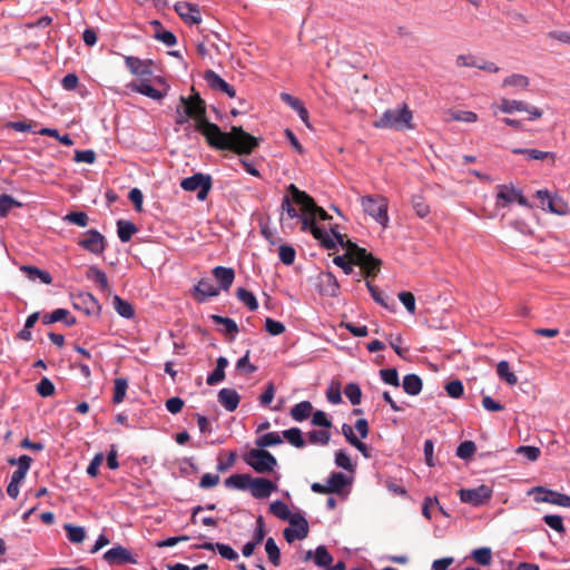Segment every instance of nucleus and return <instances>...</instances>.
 <instances>
[{
  "mask_svg": "<svg viewBox=\"0 0 570 570\" xmlns=\"http://www.w3.org/2000/svg\"><path fill=\"white\" fill-rule=\"evenodd\" d=\"M180 105L184 111L195 120V130L205 137L212 148L249 155L258 146V139L240 126H233L229 132H224L216 124L210 122L206 117L205 101L198 94L189 98L181 96Z\"/></svg>",
  "mask_w": 570,
  "mask_h": 570,
  "instance_id": "nucleus-1",
  "label": "nucleus"
},
{
  "mask_svg": "<svg viewBox=\"0 0 570 570\" xmlns=\"http://www.w3.org/2000/svg\"><path fill=\"white\" fill-rule=\"evenodd\" d=\"M412 111L406 105L401 108L386 109L373 126L377 129L404 130L412 128Z\"/></svg>",
  "mask_w": 570,
  "mask_h": 570,
  "instance_id": "nucleus-2",
  "label": "nucleus"
},
{
  "mask_svg": "<svg viewBox=\"0 0 570 570\" xmlns=\"http://www.w3.org/2000/svg\"><path fill=\"white\" fill-rule=\"evenodd\" d=\"M245 462L257 473H268L274 471L277 465L276 458L263 449H252L245 455Z\"/></svg>",
  "mask_w": 570,
  "mask_h": 570,
  "instance_id": "nucleus-3",
  "label": "nucleus"
},
{
  "mask_svg": "<svg viewBox=\"0 0 570 570\" xmlns=\"http://www.w3.org/2000/svg\"><path fill=\"white\" fill-rule=\"evenodd\" d=\"M288 191L292 196V200L301 206L302 212L306 214H313L322 220H327L331 216L322 208L318 207L314 199L307 195L305 191L299 190L294 184L288 186Z\"/></svg>",
  "mask_w": 570,
  "mask_h": 570,
  "instance_id": "nucleus-4",
  "label": "nucleus"
},
{
  "mask_svg": "<svg viewBox=\"0 0 570 570\" xmlns=\"http://www.w3.org/2000/svg\"><path fill=\"white\" fill-rule=\"evenodd\" d=\"M362 207L366 214L373 217L382 226H386L389 223L387 215V199L379 196L374 197L371 195L362 197Z\"/></svg>",
  "mask_w": 570,
  "mask_h": 570,
  "instance_id": "nucleus-5",
  "label": "nucleus"
},
{
  "mask_svg": "<svg viewBox=\"0 0 570 570\" xmlns=\"http://www.w3.org/2000/svg\"><path fill=\"white\" fill-rule=\"evenodd\" d=\"M154 82L159 85L161 89L154 88L147 80L141 79L139 82H130L128 88L132 91L144 95L156 101L163 100L169 91V85L164 77L157 76L154 78Z\"/></svg>",
  "mask_w": 570,
  "mask_h": 570,
  "instance_id": "nucleus-6",
  "label": "nucleus"
},
{
  "mask_svg": "<svg viewBox=\"0 0 570 570\" xmlns=\"http://www.w3.org/2000/svg\"><path fill=\"white\" fill-rule=\"evenodd\" d=\"M213 179L208 174L196 173L180 181V187L186 191H196L197 199L205 200L212 189Z\"/></svg>",
  "mask_w": 570,
  "mask_h": 570,
  "instance_id": "nucleus-7",
  "label": "nucleus"
},
{
  "mask_svg": "<svg viewBox=\"0 0 570 570\" xmlns=\"http://www.w3.org/2000/svg\"><path fill=\"white\" fill-rule=\"evenodd\" d=\"M493 494V490L485 485L481 484L473 489H461L459 491L460 500L463 503H469L473 507H481L485 504Z\"/></svg>",
  "mask_w": 570,
  "mask_h": 570,
  "instance_id": "nucleus-8",
  "label": "nucleus"
},
{
  "mask_svg": "<svg viewBox=\"0 0 570 570\" xmlns=\"http://www.w3.org/2000/svg\"><path fill=\"white\" fill-rule=\"evenodd\" d=\"M71 302L73 308L85 313L88 316H98L101 311V306L98 299L88 292H79L71 294Z\"/></svg>",
  "mask_w": 570,
  "mask_h": 570,
  "instance_id": "nucleus-9",
  "label": "nucleus"
},
{
  "mask_svg": "<svg viewBox=\"0 0 570 570\" xmlns=\"http://www.w3.org/2000/svg\"><path fill=\"white\" fill-rule=\"evenodd\" d=\"M78 246L85 250L100 256L107 247L106 237L97 229H89L83 233V237L78 240Z\"/></svg>",
  "mask_w": 570,
  "mask_h": 570,
  "instance_id": "nucleus-10",
  "label": "nucleus"
},
{
  "mask_svg": "<svg viewBox=\"0 0 570 570\" xmlns=\"http://www.w3.org/2000/svg\"><path fill=\"white\" fill-rule=\"evenodd\" d=\"M529 493L534 494L537 502L551 503L563 508L570 509V495L560 493L544 487H534Z\"/></svg>",
  "mask_w": 570,
  "mask_h": 570,
  "instance_id": "nucleus-11",
  "label": "nucleus"
},
{
  "mask_svg": "<svg viewBox=\"0 0 570 570\" xmlns=\"http://www.w3.org/2000/svg\"><path fill=\"white\" fill-rule=\"evenodd\" d=\"M500 110L504 114H512L514 111H525L528 112L529 120H535L541 118L542 110L539 109L535 106H531L522 100H515V99H507L503 98L500 104Z\"/></svg>",
  "mask_w": 570,
  "mask_h": 570,
  "instance_id": "nucleus-12",
  "label": "nucleus"
},
{
  "mask_svg": "<svg viewBox=\"0 0 570 570\" xmlns=\"http://www.w3.org/2000/svg\"><path fill=\"white\" fill-rule=\"evenodd\" d=\"M104 560L110 566L136 564L137 559L122 546H116L104 553Z\"/></svg>",
  "mask_w": 570,
  "mask_h": 570,
  "instance_id": "nucleus-13",
  "label": "nucleus"
},
{
  "mask_svg": "<svg viewBox=\"0 0 570 570\" xmlns=\"http://www.w3.org/2000/svg\"><path fill=\"white\" fill-rule=\"evenodd\" d=\"M535 196L540 199L542 209L553 214L564 215L567 212V205L558 196H553L547 189H540L535 193Z\"/></svg>",
  "mask_w": 570,
  "mask_h": 570,
  "instance_id": "nucleus-14",
  "label": "nucleus"
},
{
  "mask_svg": "<svg viewBox=\"0 0 570 570\" xmlns=\"http://www.w3.org/2000/svg\"><path fill=\"white\" fill-rule=\"evenodd\" d=\"M124 59H125V65L131 75L139 77V78H145V77L151 76V73H153L151 67L154 65L153 60H150V59L144 60V59H140V58L134 57V56H125Z\"/></svg>",
  "mask_w": 570,
  "mask_h": 570,
  "instance_id": "nucleus-15",
  "label": "nucleus"
},
{
  "mask_svg": "<svg viewBox=\"0 0 570 570\" xmlns=\"http://www.w3.org/2000/svg\"><path fill=\"white\" fill-rule=\"evenodd\" d=\"M177 14L189 24H198L202 22V16L198 7L187 1H178L175 4Z\"/></svg>",
  "mask_w": 570,
  "mask_h": 570,
  "instance_id": "nucleus-16",
  "label": "nucleus"
},
{
  "mask_svg": "<svg viewBox=\"0 0 570 570\" xmlns=\"http://www.w3.org/2000/svg\"><path fill=\"white\" fill-rule=\"evenodd\" d=\"M352 263L360 266L366 277L375 276L379 273L380 267H381V261L375 258L365 248H364V256L357 255L356 258Z\"/></svg>",
  "mask_w": 570,
  "mask_h": 570,
  "instance_id": "nucleus-17",
  "label": "nucleus"
},
{
  "mask_svg": "<svg viewBox=\"0 0 570 570\" xmlns=\"http://www.w3.org/2000/svg\"><path fill=\"white\" fill-rule=\"evenodd\" d=\"M277 489L276 484L265 478H252L249 491L255 499H266Z\"/></svg>",
  "mask_w": 570,
  "mask_h": 570,
  "instance_id": "nucleus-18",
  "label": "nucleus"
},
{
  "mask_svg": "<svg viewBox=\"0 0 570 570\" xmlns=\"http://www.w3.org/2000/svg\"><path fill=\"white\" fill-rule=\"evenodd\" d=\"M195 299L204 303L209 297L219 295V288L214 286L209 278H202L193 289Z\"/></svg>",
  "mask_w": 570,
  "mask_h": 570,
  "instance_id": "nucleus-19",
  "label": "nucleus"
},
{
  "mask_svg": "<svg viewBox=\"0 0 570 570\" xmlns=\"http://www.w3.org/2000/svg\"><path fill=\"white\" fill-rule=\"evenodd\" d=\"M204 79L207 85L215 90H219L225 92L228 97L233 98L236 95V90L233 86L226 82L218 73L214 70H206L204 75Z\"/></svg>",
  "mask_w": 570,
  "mask_h": 570,
  "instance_id": "nucleus-20",
  "label": "nucleus"
},
{
  "mask_svg": "<svg viewBox=\"0 0 570 570\" xmlns=\"http://www.w3.org/2000/svg\"><path fill=\"white\" fill-rule=\"evenodd\" d=\"M31 462L32 459L27 454L20 455L18 459L9 458L8 463L10 465L18 466V469L11 475V481H13L14 483H21L26 479Z\"/></svg>",
  "mask_w": 570,
  "mask_h": 570,
  "instance_id": "nucleus-21",
  "label": "nucleus"
},
{
  "mask_svg": "<svg viewBox=\"0 0 570 570\" xmlns=\"http://www.w3.org/2000/svg\"><path fill=\"white\" fill-rule=\"evenodd\" d=\"M218 403L228 412H234L240 401V396L235 389L224 387L217 394Z\"/></svg>",
  "mask_w": 570,
  "mask_h": 570,
  "instance_id": "nucleus-22",
  "label": "nucleus"
},
{
  "mask_svg": "<svg viewBox=\"0 0 570 570\" xmlns=\"http://www.w3.org/2000/svg\"><path fill=\"white\" fill-rule=\"evenodd\" d=\"M295 528L292 527L284 529V538L288 543H292L294 540H303L308 534V522L307 520L298 515L296 524H293Z\"/></svg>",
  "mask_w": 570,
  "mask_h": 570,
  "instance_id": "nucleus-23",
  "label": "nucleus"
},
{
  "mask_svg": "<svg viewBox=\"0 0 570 570\" xmlns=\"http://www.w3.org/2000/svg\"><path fill=\"white\" fill-rule=\"evenodd\" d=\"M331 233L333 234L336 245L340 244L343 248L346 249V256L351 262H353L357 255L364 256V248L357 246L350 239H345V235L338 233L335 227L331 228Z\"/></svg>",
  "mask_w": 570,
  "mask_h": 570,
  "instance_id": "nucleus-24",
  "label": "nucleus"
},
{
  "mask_svg": "<svg viewBox=\"0 0 570 570\" xmlns=\"http://www.w3.org/2000/svg\"><path fill=\"white\" fill-rule=\"evenodd\" d=\"M212 274L219 285V291H228L235 279V271L232 267L216 266Z\"/></svg>",
  "mask_w": 570,
  "mask_h": 570,
  "instance_id": "nucleus-25",
  "label": "nucleus"
},
{
  "mask_svg": "<svg viewBox=\"0 0 570 570\" xmlns=\"http://www.w3.org/2000/svg\"><path fill=\"white\" fill-rule=\"evenodd\" d=\"M313 559L314 563L320 567L327 569L333 562V557L328 552L325 546H318L315 551L308 550L305 554V560Z\"/></svg>",
  "mask_w": 570,
  "mask_h": 570,
  "instance_id": "nucleus-26",
  "label": "nucleus"
},
{
  "mask_svg": "<svg viewBox=\"0 0 570 570\" xmlns=\"http://www.w3.org/2000/svg\"><path fill=\"white\" fill-rule=\"evenodd\" d=\"M269 512L283 521H288L291 524H296L297 517L299 515L293 514L288 505L281 500H276L269 504Z\"/></svg>",
  "mask_w": 570,
  "mask_h": 570,
  "instance_id": "nucleus-27",
  "label": "nucleus"
},
{
  "mask_svg": "<svg viewBox=\"0 0 570 570\" xmlns=\"http://www.w3.org/2000/svg\"><path fill=\"white\" fill-rule=\"evenodd\" d=\"M497 206L504 207L517 200L521 189L515 188L512 185H499L497 187Z\"/></svg>",
  "mask_w": 570,
  "mask_h": 570,
  "instance_id": "nucleus-28",
  "label": "nucleus"
},
{
  "mask_svg": "<svg viewBox=\"0 0 570 570\" xmlns=\"http://www.w3.org/2000/svg\"><path fill=\"white\" fill-rule=\"evenodd\" d=\"M20 271L27 276V278L31 282L39 281L42 284L49 285L52 283V276L49 272L45 269H40L36 266L31 265H22L20 266Z\"/></svg>",
  "mask_w": 570,
  "mask_h": 570,
  "instance_id": "nucleus-29",
  "label": "nucleus"
},
{
  "mask_svg": "<svg viewBox=\"0 0 570 570\" xmlns=\"http://www.w3.org/2000/svg\"><path fill=\"white\" fill-rule=\"evenodd\" d=\"M511 151L514 155H524L525 158L530 160H543L550 158L552 160V164L556 160V155L551 151H542L531 148H513Z\"/></svg>",
  "mask_w": 570,
  "mask_h": 570,
  "instance_id": "nucleus-30",
  "label": "nucleus"
},
{
  "mask_svg": "<svg viewBox=\"0 0 570 570\" xmlns=\"http://www.w3.org/2000/svg\"><path fill=\"white\" fill-rule=\"evenodd\" d=\"M281 98H282V100L284 102H286L288 106H291L298 114V116L302 119V121L307 127H309V124H308V111L303 106L302 101L298 100L297 98L293 97L292 95L286 94V92L281 94Z\"/></svg>",
  "mask_w": 570,
  "mask_h": 570,
  "instance_id": "nucleus-31",
  "label": "nucleus"
},
{
  "mask_svg": "<svg viewBox=\"0 0 570 570\" xmlns=\"http://www.w3.org/2000/svg\"><path fill=\"white\" fill-rule=\"evenodd\" d=\"M403 390L409 395L415 396L422 391V380L416 374H407L403 377Z\"/></svg>",
  "mask_w": 570,
  "mask_h": 570,
  "instance_id": "nucleus-32",
  "label": "nucleus"
},
{
  "mask_svg": "<svg viewBox=\"0 0 570 570\" xmlns=\"http://www.w3.org/2000/svg\"><path fill=\"white\" fill-rule=\"evenodd\" d=\"M321 285L325 293L330 296H337L340 292V284L337 278L332 272L321 274Z\"/></svg>",
  "mask_w": 570,
  "mask_h": 570,
  "instance_id": "nucleus-33",
  "label": "nucleus"
},
{
  "mask_svg": "<svg viewBox=\"0 0 570 570\" xmlns=\"http://www.w3.org/2000/svg\"><path fill=\"white\" fill-rule=\"evenodd\" d=\"M250 482H252V476L249 474L242 473V474H233V475L228 476L224 483H225L226 488H233V489H237V490H246V489H249Z\"/></svg>",
  "mask_w": 570,
  "mask_h": 570,
  "instance_id": "nucleus-34",
  "label": "nucleus"
},
{
  "mask_svg": "<svg viewBox=\"0 0 570 570\" xmlns=\"http://www.w3.org/2000/svg\"><path fill=\"white\" fill-rule=\"evenodd\" d=\"M313 411V405L309 401H302L291 409V416L296 422L306 420Z\"/></svg>",
  "mask_w": 570,
  "mask_h": 570,
  "instance_id": "nucleus-35",
  "label": "nucleus"
},
{
  "mask_svg": "<svg viewBox=\"0 0 570 570\" xmlns=\"http://www.w3.org/2000/svg\"><path fill=\"white\" fill-rule=\"evenodd\" d=\"M312 235L314 238H316L321 245L326 249H335L336 248V242L333 236L331 235L325 228H322L320 226H315L312 230Z\"/></svg>",
  "mask_w": 570,
  "mask_h": 570,
  "instance_id": "nucleus-36",
  "label": "nucleus"
},
{
  "mask_svg": "<svg viewBox=\"0 0 570 570\" xmlns=\"http://www.w3.org/2000/svg\"><path fill=\"white\" fill-rule=\"evenodd\" d=\"M347 484V478L342 472H332L327 479L330 493H341Z\"/></svg>",
  "mask_w": 570,
  "mask_h": 570,
  "instance_id": "nucleus-37",
  "label": "nucleus"
},
{
  "mask_svg": "<svg viewBox=\"0 0 570 570\" xmlns=\"http://www.w3.org/2000/svg\"><path fill=\"white\" fill-rule=\"evenodd\" d=\"M86 276L88 279L94 281L101 291L109 289V283L106 273L97 266H90L86 272Z\"/></svg>",
  "mask_w": 570,
  "mask_h": 570,
  "instance_id": "nucleus-38",
  "label": "nucleus"
},
{
  "mask_svg": "<svg viewBox=\"0 0 570 570\" xmlns=\"http://www.w3.org/2000/svg\"><path fill=\"white\" fill-rule=\"evenodd\" d=\"M137 230L136 225L129 220L120 219L117 222V234L122 243L129 242Z\"/></svg>",
  "mask_w": 570,
  "mask_h": 570,
  "instance_id": "nucleus-39",
  "label": "nucleus"
},
{
  "mask_svg": "<svg viewBox=\"0 0 570 570\" xmlns=\"http://www.w3.org/2000/svg\"><path fill=\"white\" fill-rule=\"evenodd\" d=\"M112 303L114 308L121 317L130 320L135 316L134 306L129 302L122 299L118 295H115Z\"/></svg>",
  "mask_w": 570,
  "mask_h": 570,
  "instance_id": "nucleus-40",
  "label": "nucleus"
},
{
  "mask_svg": "<svg viewBox=\"0 0 570 570\" xmlns=\"http://www.w3.org/2000/svg\"><path fill=\"white\" fill-rule=\"evenodd\" d=\"M497 374L500 380L507 382L509 385H514L518 382L517 375L510 371V365L508 361H500L497 364Z\"/></svg>",
  "mask_w": 570,
  "mask_h": 570,
  "instance_id": "nucleus-41",
  "label": "nucleus"
},
{
  "mask_svg": "<svg viewBox=\"0 0 570 570\" xmlns=\"http://www.w3.org/2000/svg\"><path fill=\"white\" fill-rule=\"evenodd\" d=\"M282 434L288 443H291L293 446L297 449H302L306 444L302 435V431L298 428H291L288 430H284Z\"/></svg>",
  "mask_w": 570,
  "mask_h": 570,
  "instance_id": "nucleus-42",
  "label": "nucleus"
},
{
  "mask_svg": "<svg viewBox=\"0 0 570 570\" xmlns=\"http://www.w3.org/2000/svg\"><path fill=\"white\" fill-rule=\"evenodd\" d=\"M210 318L213 320V322L215 324L224 326V328H223L224 333L232 334L233 336H235L238 333V325L233 318L216 315V314L212 315Z\"/></svg>",
  "mask_w": 570,
  "mask_h": 570,
  "instance_id": "nucleus-43",
  "label": "nucleus"
},
{
  "mask_svg": "<svg viewBox=\"0 0 570 570\" xmlns=\"http://www.w3.org/2000/svg\"><path fill=\"white\" fill-rule=\"evenodd\" d=\"M366 287L372 296V298L383 306L386 309L393 311L394 305H390L389 301L390 297L387 295H384L382 291H380L376 286H374L370 281H366Z\"/></svg>",
  "mask_w": 570,
  "mask_h": 570,
  "instance_id": "nucleus-44",
  "label": "nucleus"
},
{
  "mask_svg": "<svg viewBox=\"0 0 570 570\" xmlns=\"http://www.w3.org/2000/svg\"><path fill=\"white\" fill-rule=\"evenodd\" d=\"M22 207V203L13 198L11 195H0V216L6 217L12 208Z\"/></svg>",
  "mask_w": 570,
  "mask_h": 570,
  "instance_id": "nucleus-45",
  "label": "nucleus"
},
{
  "mask_svg": "<svg viewBox=\"0 0 570 570\" xmlns=\"http://www.w3.org/2000/svg\"><path fill=\"white\" fill-rule=\"evenodd\" d=\"M282 438L277 432H268L256 439L255 443L258 449L265 450L267 446H274L281 444Z\"/></svg>",
  "mask_w": 570,
  "mask_h": 570,
  "instance_id": "nucleus-46",
  "label": "nucleus"
},
{
  "mask_svg": "<svg viewBox=\"0 0 570 570\" xmlns=\"http://www.w3.org/2000/svg\"><path fill=\"white\" fill-rule=\"evenodd\" d=\"M236 296L244 305L249 308V311L254 312L258 308V302L255 295L246 288H237Z\"/></svg>",
  "mask_w": 570,
  "mask_h": 570,
  "instance_id": "nucleus-47",
  "label": "nucleus"
},
{
  "mask_svg": "<svg viewBox=\"0 0 570 570\" xmlns=\"http://www.w3.org/2000/svg\"><path fill=\"white\" fill-rule=\"evenodd\" d=\"M128 389V381L125 377H117L114 382L112 402L119 404L124 401Z\"/></svg>",
  "mask_w": 570,
  "mask_h": 570,
  "instance_id": "nucleus-48",
  "label": "nucleus"
},
{
  "mask_svg": "<svg viewBox=\"0 0 570 570\" xmlns=\"http://www.w3.org/2000/svg\"><path fill=\"white\" fill-rule=\"evenodd\" d=\"M67 538L72 543H81L86 538V531L80 525H72L70 523L65 524Z\"/></svg>",
  "mask_w": 570,
  "mask_h": 570,
  "instance_id": "nucleus-49",
  "label": "nucleus"
},
{
  "mask_svg": "<svg viewBox=\"0 0 570 570\" xmlns=\"http://www.w3.org/2000/svg\"><path fill=\"white\" fill-rule=\"evenodd\" d=\"M265 551L267 553L268 560L275 566L278 567L281 564V551L277 547L275 540L271 537L265 542Z\"/></svg>",
  "mask_w": 570,
  "mask_h": 570,
  "instance_id": "nucleus-50",
  "label": "nucleus"
},
{
  "mask_svg": "<svg viewBox=\"0 0 570 570\" xmlns=\"http://www.w3.org/2000/svg\"><path fill=\"white\" fill-rule=\"evenodd\" d=\"M344 394L353 405H358L362 401V391L356 383H347L344 387Z\"/></svg>",
  "mask_w": 570,
  "mask_h": 570,
  "instance_id": "nucleus-51",
  "label": "nucleus"
},
{
  "mask_svg": "<svg viewBox=\"0 0 570 570\" xmlns=\"http://www.w3.org/2000/svg\"><path fill=\"white\" fill-rule=\"evenodd\" d=\"M529 83L530 80L527 76L513 73L503 80L502 86L525 89L529 86Z\"/></svg>",
  "mask_w": 570,
  "mask_h": 570,
  "instance_id": "nucleus-52",
  "label": "nucleus"
},
{
  "mask_svg": "<svg viewBox=\"0 0 570 570\" xmlns=\"http://www.w3.org/2000/svg\"><path fill=\"white\" fill-rule=\"evenodd\" d=\"M411 203H412V207H413L415 214L419 217L424 218L430 214V206L426 204L423 196L414 195L412 197Z\"/></svg>",
  "mask_w": 570,
  "mask_h": 570,
  "instance_id": "nucleus-53",
  "label": "nucleus"
},
{
  "mask_svg": "<svg viewBox=\"0 0 570 570\" xmlns=\"http://www.w3.org/2000/svg\"><path fill=\"white\" fill-rule=\"evenodd\" d=\"M63 220L80 227H86L89 224V217L85 212H70L63 217Z\"/></svg>",
  "mask_w": 570,
  "mask_h": 570,
  "instance_id": "nucleus-54",
  "label": "nucleus"
},
{
  "mask_svg": "<svg viewBox=\"0 0 570 570\" xmlns=\"http://www.w3.org/2000/svg\"><path fill=\"white\" fill-rule=\"evenodd\" d=\"M473 559L481 566H489L492 561V551L488 547H482L472 551Z\"/></svg>",
  "mask_w": 570,
  "mask_h": 570,
  "instance_id": "nucleus-55",
  "label": "nucleus"
},
{
  "mask_svg": "<svg viewBox=\"0 0 570 570\" xmlns=\"http://www.w3.org/2000/svg\"><path fill=\"white\" fill-rule=\"evenodd\" d=\"M69 315V311L65 308H57L51 313L42 315L41 321L45 325H50L56 322H62Z\"/></svg>",
  "mask_w": 570,
  "mask_h": 570,
  "instance_id": "nucleus-56",
  "label": "nucleus"
},
{
  "mask_svg": "<svg viewBox=\"0 0 570 570\" xmlns=\"http://www.w3.org/2000/svg\"><path fill=\"white\" fill-rule=\"evenodd\" d=\"M476 450L475 443L473 441H463L456 448V456L466 460L470 459Z\"/></svg>",
  "mask_w": 570,
  "mask_h": 570,
  "instance_id": "nucleus-57",
  "label": "nucleus"
},
{
  "mask_svg": "<svg viewBox=\"0 0 570 570\" xmlns=\"http://www.w3.org/2000/svg\"><path fill=\"white\" fill-rule=\"evenodd\" d=\"M308 441L313 444L326 445L330 442V432L326 430H312L307 433Z\"/></svg>",
  "mask_w": 570,
  "mask_h": 570,
  "instance_id": "nucleus-58",
  "label": "nucleus"
},
{
  "mask_svg": "<svg viewBox=\"0 0 570 570\" xmlns=\"http://www.w3.org/2000/svg\"><path fill=\"white\" fill-rule=\"evenodd\" d=\"M450 117L452 120L462 122H475L478 120V115L470 110H451Z\"/></svg>",
  "mask_w": 570,
  "mask_h": 570,
  "instance_id": "nucleus-59",
  "label": "nucleus"
},
{
  "mask_svg": "<svg viewBox=\"0 0 570 570\" xmlns=\"http://www.w3.org/2000/svg\"><path fill=\"white\" fill-rule=\"evenodd\" d=\"M543 521H544V523L548 527H550L551 529H553L558 533H564L566 532L563 520H562V518L560 515L547 514V515L543 517Z\"/></svg>",
  "mask_w": 570,
  "mask_h": 570,
  "instance_id": "nucleus-60",
  "label": "nucleus"
},
{
  "mask_svg": "<svg viewBox=\"0 0 570 570\" xmlns=\"http://www.w3.org/2000/svg\"><path fill=\"white\" fill-rule=\"evenodd\" d=\"M382 381L395 387L400 386L399 373L395 368H382L380 371Z\"/></svg>",
  "mask_w": 570,
  "mask_h": 570,
  "instance_id": "nucleus-61",
  "label": "nucleus"
},
{
  "mask_svg": "<svg viewBox=\"0 0 570 570\" xmlns=\"http://www.w3.org/2000/svg\"><path fill=\"white\" fill-rule=\"evenodd\" d=\"M278 256L283 264L292 265L295 261L296 252L289 245H282L278 249Z\"/></svg>",
  "mask_w": 570,
  "mask_h": 570,
  "instance_id": "nucleus-62",
  "label": "nucleus"
},
{
  "mask_svg": "<svg viewBox=\"0 0 570 570\" xmlns=\"http://www.w3.org/2000/svg\"><path fill=\"white\" fill-rule=\"evenodd\" d=\"M517 453L521 454L529 461H537L541 454V451L538 446L521 445L517 449Z\"/></svg>",
  "mask_w": 570,
  "mask_h": 570,
  "instance_id": "nucleus-63",
  "label": "nucleus"
},
{
  "mask_svg": "<svg viewBox=\"0 0 570 570\" xmlns=\"http://www.w3.org/2000/svg\"><path fill=\"white\" fill-rule=\"evenodd\" d=\"M445 391L449 396L459 399L463 395L464 387L460 380H453L445 385Z\"/></svg>",
  "mask_w": 570,
  "mask_h": 570,
  "instance_id": "nucleus-64",
  "label": "nucleus"
}]
</instances>
